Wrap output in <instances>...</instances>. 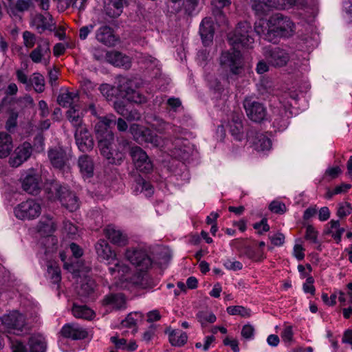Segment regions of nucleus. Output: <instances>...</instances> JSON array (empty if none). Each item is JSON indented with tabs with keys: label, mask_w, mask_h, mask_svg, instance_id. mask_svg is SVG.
Returning a JSON list of instances; mask_svg holds the SVG:
<instances>
[{
	"label": "nucleus",
	"mask_w": 352,
	"mask_h": 352,
	"mask_svg": "<svg viewBox=\"0 0 352 352\" xmlns=\"http://www.w3.org/2000/svg\"><path fill=\"white\" fill-rule=\"evenodd\" d=\"M252 27L248 21L239 22L234 32L228 36L230 45L235 48L250 47L254 43V38L252 36Z\"/></svg>",
	"instance_id": "nucleus-1"
},
{
	"label": "nucleus",
	"mask_w": 352,
	"mask_h": 352,
	"mask_svg": "<svg viewBox=\"0 0 352 352\" xmlns=\"http://www.w3.org/2000/svg\"><path fill=\"white\" fill-rule=\"evenodd\" d=\"M270 28L274 35L289 37L295 32V25L291 19L280 13L273 14L269 19Z\"/></svg>",
	"instance_id": "nucleus-2"
},
{
	"label": "nucleus",
	"mask_w": 352,
	"mask_h": 352,
	"mask_svg": "<svg viewBox=\"0 0 352 352\" xmlns=\"http://www.w3.org/2000/svg\"><path fill=\"white\" fill-rule=\"evenodd\" d=\"M37 232L41 235L46 237L43 242L46 245L47 242L52 244V247H46V252H52L56 248L57 239L52 236V234L56 230V221L50 215H44L38 221L36 226Z\"/></svg>",
	"instance_id": "nucleus-3"
},
{
	"label": "nucleus",
	"mask_w": 352,
	"mask_h": 352,
	"mask_svg": "<svg viewBox=\"0 0 352 352\" xmlns=\"http://www.w3.org/2000/svg\"><path fill=\"white\" fill-rule=\"evenodd\" d=\"M16 218L21 220H32L41 213V204L34 199H29L17 205L14 210Z\"/></svg>",
	"instance_id": "nucleus-4"
},
{
	"label": "nucleus",
	"mask_w": 352,
	"mask_h": 352,
	"mask_svg": "<svg viewBox=\"0 0 352 352\" xmlns=\"http://www.w3.org/2000/svg\"><path fill=\"white\" fill-rule=\"evenodd\" d=\"M243 105L248 118L252 122L260 123L266 120L267 111L263 103L251 98H246Z\"/></svg>",
	"instance_id": "nucleus-5"
},
{
	"label": "nucleus",
	"mask_w": 352,
	"mask_h": 352,
	"mask_svg": "<svg viewBox=\"0 0 352 352\" xmlns=\"http://www.w3.org/2000/svg\"><path fill=\"white\" fill-rule=\"evenodd\" d=\"M0 322L8 333L19 335L25 328V317L15 311L0 318Z\"/></svg>",
	"instance_id": "nucleus-6"
},
{
	"label": "nucleus",
	"mask_w": 352,
	"mask_h": 352,
	"mask_svg": "<svg viewBox=\"0 0 352 352\" xmlns=\"http://www.w3.org/2000/svg\"><path fill=\"white\" fill-rule=\"evenodd\" d=\"M112 135H108L107 139L100 141L99 149L101 155L104 157L108 162L114 165H120L125 157L124 153L119 150L112 151L111 146L113 142Z\"/></svg>",
	"instance_id": "nucleus-7"
},
{
	"label": "nucleus",
	"mask_w": 352,
	"mask_h": 352,
	"mask_svg": "<svg viewBox=\"0 0 352 352\" xmlns=\"http://www.w3.org/2000/svg\"><path fill=\"white\" fill-rule=\"evenodd\" d=\"M50 190L55 194L56 197L60 200L62 205L69 211H74L78 208L76 196L65 186L55 184L52 186Z\"/></svg>",
	"instance_id": "nucleus-8"
},
{
	"label": "nucleus",
	"mask_w": 352,
	"mask_h": 352,
	"mask_svg": "<svg viewBox=\"0 0 352 352\" xmlns=\"http://www.w3.org/2000/svg\"><path fill=\"white\" fill-rule=\"evenodd\" d=\"M263 54L268 64L275 67L286 65L289 60V54L278 47H265L263 49Z\"/></svg>",
	"instance_id": "nucleus-9"
},
{
	"label": "nucleus",
	"mask_w": 352,
	"mask_h": 352,
	"mask_svg": "<svg viewBox=\"0 0 352 352\" xmlns=\"http://www.w3.org/2000/svg\"><path fill=\"white\" fill-rule=\"evenodd\" d=\"M129 153L137 170L144 173H148L153 170V163L141 147L138 146L131 147Z\"/></svg>",
	"instance_id": "nucleus-10"
},
{
	"label": "nucleus",
	"mask_w": 352,
	"mask_h": 352,
	"mask_svg": "<svg viewBox=\"0 0 352 352\" xmlns=\"http://www.w3.org/2000/svg\"><path fill=\"white\" fill-rule=\"evenodd\" d=\"M125 257L140 271H146L152 264L151 258L142 250L128 249L126 251Z\"/></svg>",
	"instance_id": "nucleus-11"
},
{
	"label": "nucleus",
	"mask_w": 352,
	"mask_h": 352,
	"mask_svg": "<svg viewBox=\"0 0 352 352\" xmlns=\"http://www.w3.org/2000/svg\"><path fill=\"white\" fill-rule=\"evenodd\" d=\"M220 63L228 67L233 74H239L242 71L241 54L239 50L224 52L220 57Z\"/></svg>",
	"instance_id": "nucleus-12"
},
{
	"label": "nucleus",
	"mask_w": 352,
	"mask_h": 352,
	"mask_svg": "<svg viewBox=\"0 0 352 352\" xmlns=\"http://www.w3.org/2000/svg\"><path fill=\"white\" fill-rule=\"evenodd\" d=\"M170 155L175 158L179 160H187L192 152V146L185 138H176L171 142V145L168 147Z\"/></svg>",
	"instance_id": "nucleus-13"
},
{
	"label": "nucleus",
	"mask_w": 352,
	"mask_h": 352,
	"mask_svg": "<svg viewBox=\"0 0 352 352\" xmlns=\"http://www.w3.org/2000/svg\"><path fill=\"white\" fill-rule=\"evenodd\" d=\"M32 153V146L27 142L17 146L9 158L12 167H18L27 161Z\"/></svg>",
	"instance_id": "nucleus-14"
},
{
	"label": "nucleus",
	"mask_w": 352,
	"mask_h": 352,
	"mask_svg": "<svg viewBox=\"0 0 352 352\" xmlns=\"http://www.w3.org/2000/svg\"><path fill=\"white\" fill-rule=\"evenodd\" d=\"M22 188L30 195H38L41 189V176L34 170H30L22 179Z\"/></svg>",
	"instance_id": "nucleus-15"
},
{
	"label": "nucleus",
	"mask_w": 352,
	"mask_h": 352,
	"mask_svg": "<svg viewBox=\"0 0 352 352\" xmlns=\"http://www.w3.org/2000/svg\"><path fill=\"white\" fill-rule=\"evenodd\" d=\"M74 138L76 145L83 153L91 151L94 145L93 138L85 126L75 130Z\"/></svg>",
	"instance_id": "nucleus-16"
},
{
	"label": "nucleus",
	"mask_w": 352,
	"mask_h": 352,
	"mask_svg": "<svg viewBox=\"0 0 352 352\" xmlns=\"http://www.w3.org/2000/svg\"><path fill=\"white\" fill-rule=\"evenodd\" d=\"M96 284L94 279L89 277L83 279L80 287L77 289V295L80 300L85 302L94 300L96 298Z\"/></svg>",
	"instance_id": "nucleus-17"
},
{
	"label": "nucleus",
	"mask_w": 352,
	"mask_h": 352,
	"mask_svg": "<svg viewBox=\"0 0 352 352\" xmlns=\"http://www.w3.org/2000/svg\"><path fill=\"white\" fill-rule=\"evenodd\" d=\"M60 333L63 337L72 340L85 339L88 336V332L85 329L74 323L65 324L62 327Z\"/></svg>",
	"instance_id": "nucleus-18"
},
{
	"label": "nucleus",
	"mask_w": 352,
	"mask_h": 352,
	"mask_svg": "<svg viewBox=\"0 0 352 352\" xmlns=\"http://www.w3.org/2000/svg\"><path fill=\"white\" fill-rule=\"evenodd\" d=\"M104 233L106 237L111 243L117 246H125L128 243V236L122 230L117 229L112 225L107 226L104 229Z\"/></svg>",
	"instance_id": "nucleus-19"
},
{
	"label": "nucleus",
	"mask_w": 352,
	"mask_h": 352,
	"mask_svg": "<svg viewBox=\"0 0 352 352\" xmlns=\"http://www.w3.org/2000/svg\"><path fill=\"white\" fill-rule=\"evenodd\" d=\"M133 82L128 80L125 85L121 86V91H123L124 97L130 102L136 104H143L146 102V97L140 93L139 91L134 89L133 87Z\"/></svg>",
	"instance_id": "nucleus-20"
},
{
	"label": "nucleus",
	"mask_w": 352,
	"mask_h": 352,
	"mask_svg": "<svg viewBox=\"0 0 352 352\" xmlns=\"http://www.w3.org/2000/svg\"><path fill=\"white\" fill-rule=\"evenodd\" d=\"M48 157L52 165L58 169L63 168L69 160L66 151L60 147H56L49 150Z\"/></svg>",
	"instance_id": "nucleus-21"
},
{
	"label": "nucleus",
	"mask_w": 352,
	"mask_h": 352,
	"mask_svg": "<svg viewBox=\"0 0 352 352\" xmlns=\"http://www.w3.org/2000/svg\"><path fill=\"white\" fill-rule=\"evenodd\" d=\"M253 131H250L247 133L249 140H251L253 147L258 151H269L272 147V142L270 138L261 133H255L254 138L252 137Z\"/></svg>",
	"instance_id": "nucleus-22"
},
{
	"label": "nucleus",
	"mask_w": 352,
	"mask_h": 352,
	"mask_svg": "<svg viewBox=\"0 0 352 352\" xmlns=\"http://www.w3.org/2000/svg\"><path fill=\"white\" fill-rule=\"evenodd\" d=\"M98 256L104 261L111 263L112 261H117L116 253L111 250L107 241L100 239L95 245Z\"/></svg>",
	"instance_id": "nucleus-23"
},
{
	"label": "nucleus",
	"mask_w": 352,
	"mask_h": 352,
	"mask_svg": "<svg viewBox=\"0 0 352 352\" xmlns=\"http://www.w3.org/2000/svg\"><path fill=\"white\" fill-rule=\"evenodd\" d=\"M96 38L100 43L109 47L114 46L117 41L113 29L108 25L101 26L96 31Z\"/></svg>",
	"instance_id": "nucleus-24"
},
{
	"label": "nucleus",
	"mask_w": 352,
	"mask_h": 352,
	"mask_svg": "<svg viewBox=\"0 0 352 352\" xmlns=\"http://www.w3.org/2000/svg\"><path fill=\"white\" fill-rule=\"evenodd\" d=\"M102 305H111L116 310L123 309L126 308V298L122 293H111L104 297Z\"/></svg>",
	"instance_id": "nucleus-25"
},
{
	"label": "nucleus",
	"mask_w": 352,
	"mask_h": 352,
	"mask_svg": "<svg viewBox=\"0 0 352 352\" xmlns=\"http://www.w3.org/2000/svg\"><path fill=\"white\" fill-rule=\"evenodd\" d=\"M106 58L109 63L116 67H122L124 69L131 67V58L119 52H107Z\"/></svg>",
	"instance_id": "nucleus-26"
},
{
	"label": "nucleus",
	"mask_w": 352,
	"mask_h": 352,
	"mask_svg": "<svg viewBox=\"0 0 352 352\" xmlns=\"http://www.w3.org/2000/svg\"><path fill=\"white\" fill-rule=\"evenodd\" d=\"M127 0H107L104 11L109 17L117 18L122 13Z\"/></svg>",
	"instance_id": "nucleus-27"
},
{
	"label": "nucleus",
	"mask_w": 352,
	"mask_h": 352,
	"mask_svg": "<svg viewBox=\"0 0 352 352\" xmlns=\"http://www.w3.org/2000/svg\"><path fill=\"white\" fill-rule=\"evenodd\" d=\"M243 116L234 113L232 116L230 123V131L232 135L237 140H241L243 138V126L242 123Z\"/></svg>",
	"instance_id": "nucleus-28"
},
{
	"label": "nucleus",
	"mask_w": 352,
	"mask_h": 352,
	"mask_svg": "<svg viewBox=\"0 0 352 352\" xmlns=\"http://www.w3.org/2000/svg\"><path fill=\"white\" fill-rule=\"evenodd\" d=\"M131 282L133 285L142 289L152 288L155 285L153 280L145 271L135 273L131 277Z\"/></svg>",
	"instance_id": "nucleus-29"
},
{
	"label": "nucleus",
	"mask_w": 352,
	"mask_h": 352,
	"mask_svg": "<svg viewBox=\"0 0 352 352\" xmlns=\"http://www.w3.org/2000/svg\"><path fill=\"white\" fill-rule=\"evenodd\" d=\"M199 33L203 43L208 45L212 41L214 35L212 22L210 19L204 18L200 25Z\"/></svg>",
	"instance_id": "nucleus-30"
},
{
	"label": "nucleus",
	"mask_w": 352,
	"mask_h": 352,
	"mask_svg": "<svg viewBox=\"0 0 352 352\" xmlns=\"http://www.w3.org/2000/svg\"><path fill=\"white\" fill-rule=\"evenodd\" d=\"M78 167L82 175L91 177L94 175V164L92 159L87 155H82L78 158Z\"/></svg>",
	"instance_id": "nucleus-31"
},
{
	"label": "nucleus",
	"mask_w": 352,
	"mask_h": 352,
	"mask_svg": "<svg viewBox=\"0 0 352 352\" xmlns=\"http://www.w3.org/2000/svg\"><path fill=\"white\" fill-rule=\"evenodd\" d=\"M267 27L265 25L263 21H259L256 22L254 25V30L257 34L263 37V39L272 42L274 40V34H273L272 28L269 22L267 23Z\"/></svg>",
	"instance_id": "nucleus-32"
},
{
	"label": "nucleus",
	"mask_w": 352,
	"mask_h": 352,
	"mask_svg": "<svg viewBox=\"0 0 352 352\" xmlns=\"http://www.w3.org/2000/svg\"><path fill=\"white\" fill-rule=\"evenodd\" d=\"M30 352H45L46 343L43 336L34 334L30 337L28 341Z\"/></svg>",
	"instance_id": "nucleus-33"
},
{
	"label": "nucleus",
	"mask_w": 352,
	"mask_h": 352,
	"mask_svg": "<svg viewBox=\"0 0 352 352\" xmlns=\"http://www.w3.org/2000/svg\"><path fill=\"white\" fill-rule=\"evenodd\" d=\"M52 19H47L43 15L38 14L33 18L32 24L40 34L46 30H52Z\"/></svg>",
	"instance_id": "nucleus-34"
},
{
	"label": "nucleus",
	"mask_w": 352,
	"mask_h": 352,
	"mask_svg": "<svg viewBox=\"0 0 352 352\" xmlns=\"http://www.w3.org/2000/svg\"><path fill=\"white\" fill-rule=\"evenodd\" d=\"M12 148V140L8 133H0V158L8 156Z\"/></svg>",
	"instance_id": "nucleus-35"
},
{
	"label": "nucleus",
	"mask_w": 352,
	"mask_h": 352,
	"mask_svg": "<svg viewBox=\"0 0 352 352\" xmlns=\"http://www.w3.org/2000/svg\"><path fill=\"white\" fill-rule=\"evenodd\" d=\"M148 123L151 124V127L160 133H165L166 131L169 129L170 126V124L166 122L161 118L153 115L148 117Z\"/></svg>",
	"instance_id": "nucleus-36"
},
{
	"label": "nucleus",
	"mask_w": 352,
	"mask_h": 352,
	"mask_svg": "<svg viewBox=\"0 0 352 352\" xmlns=\"http://www.w3.org/2000/svg\"><path fill=\"white\" fill-rule=\"evenodd\" d=\"M67 118L76 129L84 126L82 124V119L79 112V108L76 105L71 107L67 111Z\"/></svg>",
	"instance_id": "nucleus-37"
},
{
	"label": "nucleus",
	"mask_w": 352,
	"mask_h": 352,
	"mask_svg": "<svg viewBox=\"0 0 352 352\" xmlns=\"http://www.w3.org/2000/svg\"><path fill=\"white\" fill-rule=\"evenodd\" d=\"M169 342L173 346H182L188 339L187 334L178 330H172L168 334Z\"/></svg>",
	"instance_id": "nucleus-38"
},
{
	"label": "nucleus",
	"mask_w": 352,
	"mask_h": 352,
	"mask_svg": "<svg viewBox=\"0 0 352 352\" xmlns=\"http://www.w3.org/2000/svg\"><path fill=\"white\" fill-rule=\"evenodd\" d=\"M72 313L76 318L87 320L91 319L94 314L93 311L86 305H77L75 303L72 308Z\"/></svg>",
	"instance_id": "nucleus-39"
},
{
	"label": "nucleus",
	"mask_w": 352,
	"mask_h": 352,
	"mask_svg": "<svg viewBox=\"0 0 352 352\" xmlns=\"http://www.w3.org/2000/svg\"><path fill=\"white\" fill-rule=\"evenodd\" d=\"M78 98V94L74 92L66 91L59 94L57 98L58 104L63 107H71L75 102V99Z\"/></svg>",
	"instance_id": "nucleus-40"
},
{
	"label": "nucleus",
	"mask_w": 352,
	"mask_h": 352,
	"mask_svg": "<svg viewBox=\"0 0 352 352\" xmlns=\"http://www.w3.org/2000/svg\"><path fill=\"white\" fill-rule=\"evenodd\" d=\"M31 88L34 87V89L37 93H42L45 90V79L40 73H34L30 78Z\"/></svg>",
	"instance_id": "nucleus-41"
},
{
	"label": "nucleus",
	"mask_w": 352,
	"mask_h": 352,
	"mask_svg": "<svg viewBox=\"0 0 352 352\" xmlns=\"http://www.w3.org/2000/svg\"><path fill=\"white\" fill-rule=\"evenodd\" d=\"M144 136L142 137V140H140V144H142L143 142L145 143H150L153 146H159L161 143V138L154 133L151 131L149 129H146V130L144 131V134H143Z\"/></svg>",
	"instance_id": "nucleus-42"
},
{
	"label": "nucleus",
	"mask_w": 352,
	"mask_h": 352,
	"mask_svg": "<svg viewBox=\"0 0 352 352\" xmlns=\"http://www.w3.org/2000/svg\"><path fill=\"white\" fill-rule=\"evenodd\" d=\"M227 312L231 316H240L243 318H249L251 316V310L243 306H230L227 308Z\"/></svg>",
	"instance_id": "nucleus-43"
},
{
	"label": "nucleus",
	"mask_w": 352,
	"mask_h": 352,
	"mask_svg": "<svg viewBox=\"0 0 352 352\" xmlns=\"http://www.w3.org/2000/svg\"><path fill=\"white\" fill-rule=\"evenodd\" d=\"M95 131L96 133V138L98 139V146H99L100 141L101 140L107 139L108 135H112L113 138L114 139V135L111 131H109L106 126L103 124H100V122L98 121L95 126Z\"/></svg>",
	"instance_id": "nucleus-44"
},
{
	"label": "nucleus",
	"mask_w": 352,
	"mask_h": 352,
	"mask_svg": "<svg viewBox=\"0 0 352 352\" xmlns=\"http://www.w3.org/2000/svg\"><path fill=\"white\" fill-rule=\"evenodd\" d=\"M197 318L202 326L206 324L207 322L213 323L216 321V316L211 312L201 311L197 314Z\"/></svg>",
	"instance_id": "nucleus-45"
},
{
	"label": "nucleus",
	"mask_w": 352,
	"mask_h": 352,
	"mask_svg": "<svg viewBox=\"0 0 352 352\" xmlns=\"http://www.w3.org/2000/svg\"><path fill=\"white\" fill-rule=\"evenodd\" d=\"M146 129L147 128H144L140 124H132L130 126L129 131L133 135L134 140L140 143V140H142L143 134H144V131L146 130Z\"/></svg>",
	"instance_id": "nucleus-46"
},
{
	"label": "nucleus",
	"mask_w": 352,
	"mask_h": 352,
	"mask_svg": "<svg viewBox=\"0 0 352 352\" xmlns=\"http://www.w3.org/2000/svg\"><path fill=\"white\" fill-rule=\"evenodd\" d=\"M296 3V0H269V6L284 10L290 8Z\"/></svg>",
	"instance_id": "nucleus-47"
},
{
	"label": "nucleus",
	"mask_w": 352,
	"mask_h": 352,
	"mask_svg": "<svg viewBox=\"0 0 352 352\" xmlns=\"http://www.w3.org/2000/svg\"><path fill=\"white\" fill-rule=\"evenodd\" d=\"M32 6V0H16L11 9L12 12L16 10L19 12H24L28 11Z\"/></svg>",
	"instance_id": "nucleus-48"
},
{
	"label": "nucleus",
	"mask_w": 352,
	"mask_h": 352,
	"mask_svg": "<svg viewBox=\"0 0 352 352\" xmlns=\"http://www.w3.org/2000/svg\"><path fill=\"white\" fill-rule=\"evenodd\" d=\"M47 273L53 283H58L60 281V270L56 264L48 265Z\"/></svg>",
	"instance_id": "nucleus-49"
},
{
	"label": "nucleus",
	"mask_w": 352,
	"mask_h": 352,
	"mask_svg": "<svg viewBox=\"0 0 352 352\" xmlns=\"http://www.w3.org/2000/svg\"><path fill=\"white\" fill-rule=\"evenodd\" d=\"M269 6V0H252V8L256 14L262 15L265 12V8Z\"/></svg>",
	"instance_id": "nucleus-50"
},
{
	"label": "nucleus",
	"mask_w": 352,
	"mask_h": 352,
	"mask_svg": "<svg viewBox=\"0 0 352 352\" xmlns=\"http://www.w3.org/2000/svg\"><path fill=\"white\" fill-rule=\"evenodd\" d=\"M16 76L17 80L25 85V89L30 91L31 89L30 78H28V75L25 74L22 70L17 69L16 72Z\"/></svg>",
	"instance_id": "nucleus-51"
},
{
	"label": "nucleus",
	"mask_w": 352,
	"mask_h": 352,
	"mask_svg": "<svg viewBox=\"0 0 352 352\" xmlns=\"http://www.w3.org/2000/svg\"><path fill=\"white\" fill-rule=\"evenodd\" d=\"M23 38L24 45L26 47L32 48L34 47L36 43V36L33 33L29 31H25L23 33Z\"/></svg>",
	"instance_id": "nucleus-52"
},
{
	"label": "nucleus",
	"mask_w": 352,
	"mask_h": 352,
	"mask_svg": "<svg viewBox=\"0 0 352 352\" xmlns=\"http://www.w3.org/2000/svg\"><path fill=\"white\" fill-rule=\"evenodd\" d=\"M19 105L23 108H33L34 102L33 98L30 95H25L17 100Z\"/></svg>",
	"instance_id": "nucleus-53"
},
{
	"label": "nucleus",
	"mask_w": 352,
	"mask_h": 352,
	"mask_svg": "<svg viewBox=\"0 0 352 352\" xmlns=\"http://www.w3.org/2000/svg\"><path fill=\"white\" fill-rule=\"evenodd\" d=\"M351 204L348 202H343L339 204V206L337 211V214L340 218L347 216L351 212Z\"/></svg>",
	"instance_id": "nucleus-54"
},
{
	"label": "nucleus",
	"mask_w": 352,
	"mask_h": 352,
	"mask_svg": "<svg viewBox=\"0 0 352 352\" xmlns=\"http://www.w3.org/2000/svg\"><path fill=\"white\" fill-rule=\"evenodd\" d=\"M269 209L274 213L283 214L286 211V206L280 201H273L270 203Z\"/></svg>",
	"instance_id": "nucleus-55"
},
{
	"label": "nucleus",
	"mask_w": 352,
	"mask_h": 352,
	"mask_svg": "<svg viewBox=\"0 0 352 352\" xmlns=\"http://www.w3.org/2000/svg\"><path fill=\"white\" fill-rule=\"evenodd\" d=\"M33 147L38 153L42 152L44 150V136L43 133H39L34 137Z\"/></svg>",
	"instance_id": "nucleus-56"
},
{
	"label": "nucleus",
	"mask_w": 352,
	"mask_h": 352,
	"mask_svg": "<svg viewBox=\"0 0 352 352\" xmlns=\"http://www.w3.org/2000/svg\"><path fill=\"white\" fill-rule=\"evenodd\" d=\"M99 90L100 93L107 99V100H111L114 89L113 87L109 85V84H102L100 86Z\"/></svg>",
	"instance_id": "nucleus-57"
},
{
	"label": "nucleus",
	"mask_w": 352,
	"mask_h": 352,
	"mask_svg": "<svg viewBox=\"0 0 352 352\" xmlns=\"http://www.w3.org/2000/svg\"><path fill=\"white\" fill-rule=\"evenodd\" d=\"M100 124H103L107 129H110L116 124V116L113 114H109L106 116L99 117Z\"/></svg>",
	"instance_id": "nucleus-58"
},
{
	"label": "nucleus",
	"mask_w": 352,
	"mask_h": 352,
	"mask_svg": "<svg viewBox=\"0 0 352 352\" xmlns=\"http://www.w3.org/2000/svg\"><path fill=\"white\" fill-rule=\"evenodd\" d=\"M254 328L252 324H245L241 330V336L245 339H251L254 336Z\"/></svg>",
	"instance_id": "nucleus-59"
},
{
	"label": "nucleus",
	"mask_w": 352,
	"mask_h": 352,
	"mask_svg": "<svg viewBox=\"0 0 352 352\" xmlns=\"http://www.w3.org/2000/svg\"><path fill=\"white\" fill-rule=\"evenodd\" d=\"M128 121H138L141 119V114L137 109H128L124 117Z\"/></svg>",
	"instance_id": "nucleus-60"
},
{
	"label": "nucleus",
	"mask_w": 352,
	"mask_h": 352,
	"mask_svg": "<svg viewBox=\"0 0 352 352\" xmlns=\"http://www.w3.org/2000/svg\"><path fill=\"white\" fill-rule=\"evenodd\" d=\"M223 8L212 6V14L214 16L217 23H223L226 22V16L222 11Z\"/></svg>",
	"instance_id": "nucleus-61"
},
{
	"label": "nucleus",
	"mask_w": 352,
	"mask_h": 352,
	"mask_svg": "<svg viewBox=\"0 0 352 352\" xmlns=\"http://www.w3.org/2000/svg\"><path fill=\"white\" fill-rule=\"evenodd\" d=\"M318 233L312 226H308L306 228L305 238L313 243L317 242Z\"/></svg>",
	"instance_id": "nucleus-62"
},
{
	"label": "nucleus",
	"mask_w": 352,
	"mask_h": 352,
	"mask_svg": "<svg viewBox=\"0 0 352 352\" xmlns=\"http://www.w3.org/2000/svg\"><path fill=\"white\" fill-rule=\"evenodd\" d=\"M35 50L41 52V54H43L44 55H49L50 53L49 42L46 40L41 41Z\"/></svg>",
	"instance_id": "nucleus-63"
},
{
	"label": "nucleus",
	"mask_w": 352,
	"mask_h": 352,
	"mask_svg": "<svg viewBox=\"0 0 352 352\" xmlns=\"http://www.w3.org/2000/svg\"><path fill=\"white\" fill-rule=\"evenodd\" d=\"M269 238L272 243L276 246L282 245L285 241V236L280 232H277L273 236H270Z\"/></svg>",
	"instance_id": "nucleus-64"
}]
</instances>
